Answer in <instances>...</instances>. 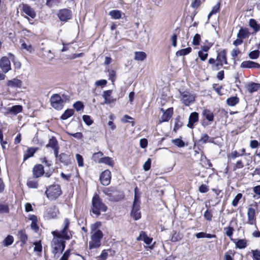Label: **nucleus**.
Here are the masks:
<instances>
[{"label":"nucleus","instance_id":"obj_29","mask_svg":"<svg viewBox=\"0 0 260 260\" xmlns=\"http://www.w3.org/2000/svg\"><path fill=\"white\" fill-rule=\"evenodd\" d=\"M59 161L65 165H68L70 161L69 156L66 153H61L58 156Z\"/></svg>","mask_w":260,"mask_h":260},{"label":"nucleus","instance_id":"obj_21","mask_svg":"<svg viewBox=\"0 0 260 260\" xmlns=\"http://www.w3.org/2000/svg\"><path fill=\"white\" fill-rule=\"evenodd\" d=\"M98 161L100 164H104L112 167L114 165V161L113 159L108 156L100 158Z\"/></svg>","mask_w":260,"mask_h":260},{"label":"nucleus","instance_id":"obj_48","mask_svg":"<svg viewBox=\"0 0 260 260\" xmlns=\"http://www.w3.org/2000/svg\"><path fill=\"white\" fill-rule=\"evenodd\" d=\"M82 118L85 124L88 126L91 125L93 122L90 116L89 115H84L83 116Z\"/></svg>","mask_w":260,"mask_h":260},{"label":"nucleus","instance_id":"obj_15","mask_svg":"<svg viewBox=\"0 0 260 260\" xmlns=\"http://www.w3.org/2000/svg\"><path fill=\"white\" fill-rule=\"evenodd\" d=\"M247 223L249 224H255L256 217L255 210L253 208H249L247 211Z\"/></svg>","mask_w":260,"mask_h":260},{"label":"nucleus","instance_id":"obj_14","mask_svg":"<svg viewBox=\"0 0 260 260\" xmlns=\"http://www.w3.org/2000/svg\"><path fill=\"white\" fill-rule=\"evenodd\" d=\"M199 120V113L196 112H192L188 118V123L187 126L190 128L194 127V124Z\"/></svg>","mask_w":260,"mask_h":260},{"label":"nucleus","instance_id":"obj_49","mask_svg":"<svg viewBox=\"0 0 260 260\" xmlns=\"http://www.w3.org/2000/svg\"><path fill=\"white\" fill-rule=\"evenodd\" d=\"M224 231L225 232V234L229 238H231L234 231V229L231 226H228L224 228Z\"/></svg>","mask_w":260,"mask_h":260},{"label":"nucleus","instance_id":"obj_54","mask_svg":"<svg viewBox=\"0 0 260 260\" xmlns=\"http://www.w3.org/2000/svg\"><path fill=\"white\" fill-rule=\"evenodd\" d=\"M242 197V195L241 193L237 194V195L235 197L232 201V205L234 207L237 206L239 200L241 199Z\"/></svg>","mask_w":260,"mask_h":260},{"label":"nucleus","instance_id":"obj_62","mask_svg":"<svg viewBox=\"0 0 260 260\" xmlns=\"http://www.w3.org/2000/svg\"><path fill=\"white\" fill-rule=\"evenodd\" d=\"M42 250V246L40 242L35 243L34 251L41 252Z\"/></svg>","mask_w":260,"mask_h":260},{"label":"nucleus","instance_id":"obj_43","mask_svg":"<svg viewBox=\"0 0 260 260\" xmlns=\"http://www.w3.org/2000/svg\"><path fill=\"white\" fill-rule=\"evenodd\" d=\"M26 184L30 188H36L38 186V183L36 180H28Z\"/></svg>","mask_w":260,"mask_h":260},{"label":"nucleus","instance_id":"obj_56","mask_svg":"<svg viewBox=\"0 0 260 260\" xmlns=\"http://www.w3.org/2000/svg\"><path fill=\"white\" fill-rule=\"evenodd\" d=\"M67 133L68 135L73 136L77 139H81L83 137V134L80 132H77L76 133H70V132H67Z\"/></svg>","mask_w":260,"mask_h":260},{"label":"nucleus","instance_id":"obj_39","mask_svg":"<svg viewBox=\"0 0 260 260\" xmlns=\"http://www.w3.org/2000/svg\"><path fill=\"white\" fill-rule=\"evenodd\" d=\"M182 237V235L179 233H177L176 232H173L172 234L171 240L173 242L179 241L181 240Z\"/></svg>","mask_w":260,"mask_h":260},{"label":"nucleus","instance_id":"obj_19","mask_svg":"<svg viewBox=\"0 0 260 260\" xmlns=\"http://www.w3.org/2000/svg\"><path fill=\"white\" fill-rule=\"evenodd\" d=\"M216 61L218 62L219 61L222 64H228L226 52L225 50H223L218 53Z\"/></svg>","mask_w":260,"mask_h":260},{"label":"nucleus","instance_id":"obj_55","mask_svg":"<svg viewBox=\"0 0 260 260\" xmlns=\"http://www.w3.org/2000/svg\"><path fill=\"white\" fill-rule=\"evenodd\" d=\"M201 40V37L200 35L198 34H197L194 35L193 40H192V44L194 45H199L200 44Z\"/></svg>","mask_w":260,"mask_h":260},{"label":"nucleus","instance_id":"obj_7","mask_svg":"<svg viewBox=\"0 0 260 260\" xmlns=\"http://www.w3.org/2000/svg\"><path fill=\"white\" fill-rule=\"evenodd\" d=\"M51 105L56 110H61L63 107V100L58 94H54L50 98Z\"/></svg>","mask_w":260,"mask_h":260},{"label":"nucleus","instance_id":"obj_32","mask_svg":"<svg viewBox=\"0 0 260 260\" xmlns=\"http://www.w3.org/2000/svg\"><path fill=\"white\" fill-rule=\"evenodd\" d=\"M109 15L112 19H119L121 17V12L118 10H113L109 12Z\"/></svg>","mask_w":260,"mask_h":260},{"label":"nucleus","instance_id":"obj_27","mask_svg":"<svg viewBox=\"0 0 260 260\" xmlns=\"http://www.w3.org/2000/svg\"><path fill=\"white\" fill-rule=\"evenodd\" d=\"M203 115L209 121H213L214 120L213 113L208 109H205L203 111Z\"/></svg>","mask_w":260,"mask_h":260},{"label":"nucleus","instance_id":"obj_17","mask_svg":"<svg viewBox=\"0 0 260 260\" xmlns=\"http://www.w3.org/2000/svg\"><path fill=\"white\" fill-rule=\"evenodd\" d=\"M240 67L242 68H260V64L257 62L248 60L243 61Z\"/></svg>","mask_w":260,"mask_h":260},{"label":"nucleus","instance_id":"obj_13","mask_svg":"<svg viewBox=\"0 0 260 260\" xmlns=\"http://www.w3.org/2000/svg\"><path fill=\"white\" fill-rule=\"evenodd\" d=\"M153 239L152 238L148 237L145 232H141L140 234V236L137 238L138 241H143L148 246L146 248H149L150 249H152L153 247V245H150Z\"/></svg>","mask_w":260,"mask_h":260},{"label":"nucleus","instance_id":"obj_16","mask_svg":"<svg viewBox=\"0 0 260 260\" xmlns=\"http://www.w3.org/2000/svg\"><path fill=\"white\" fill-rule=\"evenodd\" d=\"M23 109L22 106L21 105H15L7 109L5 112L6 115L12 114L16 115L22 112Z\"/></svg>","mask_w":260,"mask_h":260},{"label":"nucleus","instance_id":"obj_2","mask_svg":"<svg viewBox=\"0 0 260 260\" xmlns=\"http://www.w3.org/2000/svg\"><path fill=\"white\" fill-rule=\"evenodd\" d=\"M97 226L98 223L91 225V241L89 242L90 249L98 248L101 244V241L103 237V234L101 230H96Z\"/></svg>","mask_w":260,"mask_h":260},{"label":"nucleus","instance_id":"obj_28","mask_svg":"<svg viewBox=\"0 0 260 260\" xmlns=\"http://www.w3.org/2000/svg\"><path fill=\"white\" fill-rule=\"evenodd\" d=\"M37 150V148H29L24 154L23 160H26L30 157H32Z\"/></svg>","mask_w":260,"mask_h":260},{"label":"nucleus","instance_id":"obj_23","mask_svg":"<svg viewBox=\"0 0 260 260\" xmlns=\"http://www.w3.org/2000/svg\"><path fill=\"white\" fill-rule=\"evenodd\" d=\"M21 85L22 81L16 78L9 80L7 82V85L13 88L20 87Z\"/></svg>","mask_w":260,"mask_h":260},{"label":"nucleus","instance_id":"obj_52","mask_svg":"<svg viewBox=\"0 0 260 260\" xmlns=\"http://www.w3.org/2000/svg\"><path fill=\"white\" fill-rule=\"evenodd\" d=\"M251 253L253 260H260V251L258 250H252Z\"/></svg>","mask_w":260,"mask_h":260},{"label":"nucleus","instance_id":"obj_6","mask_svg":"<svg viewBox=\"0 0 260 260\" xmlns=\"http://www.w3.org/2000/svg\"><path fill=\"white\" fill-rule=\"evenodd\" d=\"M180 99L181 102L186 106H189L194 103L195 96L187 91H181L179 90Z\"/></svg>","mask_w":260,"mask_h":260},{"label":"nucleus","instance_id":"obj_61","mask_svg":"<svg viewBox=\"0 0 260 260\" xmlns=\"http://www.w3.org/2000/svg\"><path fill=\"white\" fill-rule=\"evenodd\" d=\"M220 3H218L216 4V5H215L211 11L212 13L213 14H216L217 12H218L220 10Z\"/></svg>","mask_w":260,"mask_h":260},{"label":"nucleus","instance_id":"obj_37","mask_svg":"<svg viewBox=\"0 0 260 260\" xmlns=\"http://www.w3.org/2000/svg\"><path fill=\"white\" fill-rule=\"evenodd\" d=\"M191 48L190 47H187L185 49H182L178 50L176 52L177 56H184L189 54L191 51Z\"/></svg>","mask_w":260,"mask_h":260},{"label":"nucleus","instance_id":"obj_34","mask_svg":"<svg viewBox=\"0 0 260 260\" xmlns=\"http://www.w3.org/2000/svg\"><path fill=\"white\" fill-rule=\"evenodd\" d=\"M18 237L20 241L23 244L26 243V241H27V236L24 230H21L19 231Z\"/></svg>","mask_w":260,"mask_h":260},{"label":"nucleus","instance_id":"obj_20","mask_svg":"<svg viewBox=\"0 0 260 260\" xmlns=\"http://www.w3.org/2000/svg\"><path fill=\"white\" fill-rule=\"evenodd\" d=\"M250 35V32L248 30V29L247 28H243L241 27L238 34H237V38L239 39H241L242 40L248 38Z\"/></svg>","mask_w":260,"mask_h":260},{"label":"nucleus","instance_id":"obj_42","mask_svg":"<svg viewBox=\"0 0 260 260\" xmlns=\"http://www.w3.org/2000/svg\"><path fill=\"white\" fill-rule=\"evenodd\" d=\"M99 179H111V173L109 170L103 171L100 175Z\"/></svg>","mask_w":260,"mask_h":260},{"label":"nucleus","instance_id":"obj_9","mask_svg":"<svg viewBox=\"0 0 260 260\" xmlns=\"http://www.w3.org/2000/svg\"><path fill=\"white\" fill-rule=\"evenodd\" d=\"M0 67L3 72L8 73L11 70L10 60L8 57L4 56L0 59Z\"/></svg>","mask_w":260,"mask_h":260},{"label":"nucleus","instance_id":"obj_53","mask_svg":"<svg viewBox=\"0 0 260 260\" xmlns=\"http://www.w3.org/2000/svg\"><path fill=\"white\" fill-rule=\"evenodd\" d=\"M109 252H110V249H105V250H103L100 256V257L102 259V260H106L108 256V255H109Z\"/></svg>","mask_w":260,"mask_h":260},{"label":"nucleus","instance_id":"obj_33","mask_svg":"<svg viewBox=\"0 0 260 260\" xmlns=\"http://www.w3.org/2000/svg\"><path fill=\"white\" fill-rule=\"evenodd\" d=\"M74 113V111L72 109H68L66 110L62 115L61 116L60 118L62 120H66L69 117H71Z\"/></svg>","mask_w":260,"mask_h":260},{"label":"nucleus","instance_id":"obj_31","mask_svg":"<svg viewBox=\"0 0 260 260\" xmlns=\"http://www.w3.org/2000/svg\"><path fill=\"white\" fill-rule=\"evenodd\" d=\"M239 102V99L235 96H232L226 100V104L230 106H235Z\"/></svg>","mask_w":260,"mask_h":260},{"label":"nucleus","instance_id":"obj_50","mask_svg":"<svg viewBox=\"0 0 260 260\" xmlns=\"http://www.w3.org/2000/svg\"><path fill=\"white\" fill-rule=\"evenodd\" d=\"M209 139V136L207 134L203 133L201 134V136L199 142H201L203 144H205L208 143Z\"/></svg>","mask_w":260,"mask_h":260},{"label":"nucleus","instance_id":"obj_5","mask_svg":"<svg viewBox=\"0 0 260 260\" xmlns=\"http://www.w3.org/2000/svg\"><path fill=\"white\" fill-rule=\"evenodd\" d=\"M45 193L49 199L54 200L61 195V190L58 185L54 184L47 189Z\"/></svg>","mask_w":260,"mask_h":260},{"label":"nucleus","instance_id":"obj_12","mask_svg":"<svg viewBox=\"0 0 260 260\" xmlns=\"http://www.w3.org/2000/svg\"><path fill=\"white\" fill-rule=\"evenodd\" d=\"M32 173L34 177L36 178L41 177L45 173L43 165L41 164L36 165L32 169Z\"/></svg>","mask_w":260,"mask_h":260},{"label":"nucleus","instance_id":"obj_1","mask_svg":"<svg viewBox=\"0 0 260 260\" xmlns=\"http://www.w3.org/2000/svg\"><path fill=\"white\" fill-rule=\"evenodd\" d=\"M70 223L69 219L66 218L63 229L60 231L52 232L53 238L51 241V251L54 257H58L65 248V241L63 239L69 240L72 236L71 232L69 230Z\"/></svg>","mask_w":260,"mask_h":260},{"label":"nucleus","instance_id":"obj_26","mask_svg":"<svg viewBox=\"0 0 260 260\" xmlns=\"http://www.w3.org/2000/svg\"><path fill=\"white\" fill-rule=\"evenodd\" d=\"M48 216L50 218H55L58 213L57 209L55 206L48 208L47 210Z\"/></svg>","mask_w":260,"mask_h":260},{"label":"nucleus","instance_id":"obj_47","mask_svg":"<svg viewBox=\"0 0 260 260\" xmlns=\"http://www.w3.org/2000/svg\"><path fill=\"white\" fill-rule=\"evenodd\" d=\"M9 211V208L7 204L0 203V213H8Z\"/></svg>","mask_w":260,"mask_h":260},{"label":"nucleus","instance_id":"obj_46","mask_svg":"<svg viewBox=\"0 0 260 260\" xmlns=\"http://www.w3.org/2000/svg\"><path fill=\"white\" fill-rule=\"evenodd\" d=\"M73 107L77 111H80L84 108V105L81 101H77L73 104Z\"/></svg>","mask_w":260,"mask_h":260},{"label":"nucleus","instance_id":"obj_24","mask_svg":"<svg viewBox=\"0 0 260 260\" xmlns=\"http://www.w3.org/2000/svg\"><path fill=\"white\" fill-rule=\"evenodd\" d=\"M46 147H51L52 149L59 147L55 137H52L49 139L48 143L46 145Z\"/></svg>","mask_w":260,"mask_h":260},{"label":"nucleus","instance_id":"obj_44","mask_svg":"<svg viewBox=\"0 0 260 260\" xmlns=\"http://www.w3.org/2000/svg\"><path fill=\"white\" fill-rule=\"evenodd\" d=\"M260 52L258 50L252 51L249 53V57L252 59H257L259 56Z\"/></svg>","mask_w":260,"mask_h":260},{"label":"nucleus","instance_id":"obj_36","mask_svg":"<svg viewBox=\"0 0 260 260\" xmlns=\"http://www.w3.org/2000/svg\"><path fill=\"white\" fill-rule=\"evenodd\" d=\"M146 58V54L144 52H136L135 53V59L143 61Z\"/></svg>","mask_w":260,"mask_h":260},{"label":"nucleus","instance_id":"obj_30","mask_svg":"<svg viewBox=\"0 0 260 260\" xmlns=\"http://www.w3.org/2000/svg\"><path fill=\"white\" fill-rule=\"evenodd\" d=\"M247 88L250 93H253L258 90L260 88V84L253 82L248 84Z\"/></svg>","mask_w":260,"mask_h":260},{"label":"nucleus","instance_id":"obj_63","mask_svg":"<svg viewBox=\"0 0 260 260\" xmlns=\"http://www.w3.org/2000/svg\"><path fill=\"white\" fill-rule=\"evenodd\" d=\"M223 66V64L220 62L217 61L216 63H214V65L212 67V69L214 71L219 70Z\"/></svg>","mask_w":260,"mask_h":260},{"label":"nucleus","instance_id":"obj_4","mask_svg":"<svg viewBox=\"0 0 260 260\" xmlns=\"http://www.w3.org/2000/svg\"><path fill=\"white\" fill-rule=\"evenodd\" d=\"M140 204V195L138 194V188L136 187L135 188V198L131 213V216L136 220L139 219L141 217Z\"/></svg>","mask_w":260,"mask_h":260},{"label":"nucleus","instance_id":"obj_22","mask_svg":"<svg viewBox=\"0 0 260 260\" xmlns=\"http://www.w3.org/2000/svg\"><path fill=\"white\" fill-rule=\"evenodd\" d=\"M112 92V90H106L104 92L103 96L105 99V104H111L115 101L111 97Z\"/></svg>","mask_w":260,"mask_h":260},{"label":"nucleus","instance_id":"obj_40","mask_svg":"<svg viewBox=\"0 0 260 260\" xmlns=\"http://www.w3.org/2000/svg\"><path fill=\"white\" fill-rule=\"evenodd\" d=\"M14 241L13 236L8 235L3 241V245L5 246H8L11 245Z\"/></svg>","mask_w":260,"mask_h":260},{"label":"nucleus","instance_id":"obj_10","mask_svg":"<svg viewBox=\"0 0 260 260\" xmlns=\"http://www.w3.org/2000/svg\"><path fill=\"white\" fill-rule=\"evenodd\" d=\"M57 15L61 21H67L71 19L72 13L71 11L69 9H63L59 10Z\"/></svg>","mask_w":260,"mask_h":260},{"label":"nucleus","instance_id":"obj_3","mask_svg":"<svg viewBox=\"0 0 260 260\" xmlns=\"http://www.w3.org/2000/svg\"><path fill=\"white\" fill-rule=\"evenodd\" d=\"M107 209V206L102 202L100 197L98 195H94L92 200V213L96 216H99L101 212H106Z\"/></svg>","mask_w":260,"mask_h":260},{"label":"nucleus","instance_id":"obj_41","mask_svg":"<svg viewBox=\"0 0 260 260\" xmlns=\"http://www.w3.org/2000/svg\"><path fill=\"white\" fill-rule=\"evenodd\" d=\"M236 245L237 247L240 249L244 248L247 246L246 240L245 239L238 240V241L236 243Z\"/></svg>","mask_w":260,"mask_h":260},{"label":"nucleus","instance_id":"obj_60","mask_svg":"<svg viewBox=\"0 0 260 260\" xmlns=\"http://www.w3.org/2000/svg\"><path fill=\"white\" fill-rule=\"evenodd\" d=\"M151 160L150 158H148L143 165V169L145 171H148L151 167Z\"/></svg>","mask_w":260,"mask_h":260},{"label":"nucleus","instance_id":"obj_58","mask_svg":"<svg viewBox=\"0 0 260 260\" xmlns=\"http://www.w3.org/2000/svg\"><path fill=\"white\" fill-rule=\"evenodd\" d=\"M76 157L78 162V165L79 167L83 166V158L82 155L79 154L76 155Z\"/></svg>","mask_w":260,"mask_h":260},{"label":"nucleus","instance_id":"obj_18","mask_svg":"<svg viewBox=\"0 0 260 260\" xmlns=\"http://www.w3.org/2000/svg\"><path fill=\"white\" fill-rule=\"evenodd\" d=\"M163 112V114L161 117V121L166 122L169 120L173 114V108H168L166 111H164L163 109H161Z\"/></svg>","mask_w":260,"mask_h":260},{"label":"nucleus","instance_id":"obj_64","mask_svg":"<svg viewBox=\"0 0 260 260\" xmlns=\"http://www.w3.org/2000/svg\"><path fill=\"white\" fill-rule=\"evenodd\" d=\"M70 255V250L68 249L63 253L62 256L60 258L59 260H68Z\"/></svg>","mask_w":260,"mask_h":260},{"label":"nucleus","instance_id":"obj_25","mask_svg":"<svg viewBox=\"0 0 260 260\" xmlns=\"http://www.w3.org/2000/svg\"><path fill=\"white\" fill-rule=\"evenodd\" d=\"M249 25L255 32L259 31L260 30V24H258L257 21L254 19H250L249 20Z\"/></svg>","mask_w":260,"mask_h":260},{"label":"nucleus","instance_id":"obj_59","mask_svg":"<svg viewBox=\"0 0 260 260\" xmlns=\"http://www.w3.org/2000/svg\"><path fill=\"white\" fill-rule=\"evenodd\" d=\"M199 57L202 61H205L208 57V54L207 53H204L202 50L198 52Z\"/></svg>","mask_w":260,"mask_h":260},{"label":"nucleus","instance_id":"obj_11","mask_svg":"<svg viewBox=\"0 0 260 260\" xmlns=\"http://www.w3.org/2000/svg\"><path fill=\"white\" fill-rule=\"evenodd\" d=\"M109 196L108 199L113 202H118L124 198V194L119 191H113L112 192L107 193Z\"/></svg>","mask_w":260,"mask_h":260},{"label":"nucleus","instance_id":"obj_57","mask_svg":"<svg viewBox=\"0 0 260 260\" xmlns=\"http://www.w3.org/2000/svg\"><path fill=\"white\" fill-rule=\"evenodd\" d=\"M213 88L214 89V90L216 92V93L219 95H221L223 94L221 92V90L222 89V86L219 85L217 84H213Z\"/></svg>","mask_w":260,"mask_h":260},{"label":"nucleus","instance_id":"obj_35","mask_svg":"<svg viewBox=\"0 0 260 260\" xmlns=\"http://www.w3.org/2000/svg\"><path fill=\"white\" fill-rule=\"evenodd\" d=\"M9 56L10 57V58L13 62L15 68L16 69H20L21 68V64L20 62L18 60H16L14 55L13 54H12V53H9Z\"/></svg>","mask_w":260,"mask_h":260},{"label":"nucleus","instance_id":"obj_38","mask_svg":"<svg viewBox=\"0 0 260 260\" xmlns=\"http://www.w3.org/2000/svg\"><path fill=\"white\" fill-rule=\"evenodd\" d=\"M183 125L182 122L180 120V116H178L175 119V125L174 127V131L177 132Z\"/></svg>","mask_w":260,"mask_h":260},{"label":"nucleus","instance_id":"obj_8","mask_svg":"<svg viewBox=\"0 0 260 260\" xmlns=\"http://www.w3.org/2000/svg\"><path fill=\"white\" fill-rule=\"evenodd\" d=\"M22 10V11L27 15L26 16H25V18H27L29 23L32 24V23L30 22V20L28 17L31 19H34L36 17V14L34 9L27 4H23Z\"/></svg>","mask_w":260,"mask_h":260},{"label":"nucleus","instance_id":"obj_45","mask_svg":"<svg viewBox=\"0 0 260 260\" xmlns=\"http://www.w3.org/2000/svg\"><path fill=\"white\" fill-rule=\"evenodd\" d=\"M172 143L178 147H183L185 146L184 141L180 139H173Z\"/></svg>","mask_w":260,"mask_h":260},{"label":"nucleus","instance_id":"obj_51","mask_svg":"<svg viewBox=\"0 0 260 260\" xmlns=\"http://www.w3.org/2000/svg\"><path fill=\"white\" fill-rule=\"evenodd\" d=\"M21 49L25 50L29 52H31L32 51V48L30 44L27 45L26 43L23 42L21 44Z\"/></svg>","mask_w":260,"mask_h":260}]
</instances>
